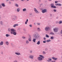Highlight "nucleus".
Masks as SVG:
<instances>
[{"label":"nucleus","instance_id":"1","mask_svg":"<svg viewBox=\"0 0 62 62\" xmlns=\"http://www.w3.org/2000/svg\"><path fill=\"white\" fill-rule=\"evenodd\" d=\"M33 37L34 38L36 39H38L40 37V36L38 33H36L34 34L33 35Z\"/></svg>","mask_w":62,"mask_h":62},{"label":"nucleus","instance_id":"2","mask_svg":"<svg viewBox=\"0 0 62 62\" xmlns=\"http://www.w3.org/2000/svg\"><path fill=\"white\" fill-rule=\"evenodd\" d=\"M17 19V17L15 15L13 16L12 17V19L13 21H14Z\"/></svg>","mask_w":62,"mask_h":62},{"label":"nucleus","instance_id":"3","mask_svg":"<svg viewBox=\"0 0 62 62\" xmlns=\"http://www.w3.org/2000/svg\"><path fill=\"white\" fill-rule=\"evenodd\" d=\"M45 30L46 31H48L50 30V28L48 26L46 27L45 28Z\"/></svg>","mask_w":62,"mask_h":62},{"label":"nucleus","instance_id":"4","mask_svg":"<svg viewBox=\"0 0 62 62\" xmlns=\"http://www.w3.org/2000/svg\"><path fill=\"white\" fill-rule=\"evenodd\" d=\"M54 32H57L58 29L57 28H55L54 29Z\"/></svg>","mask_w":62,"mask_h":62},{"label":"nucleus","instance_id":"5","mask_svg":"<svg viewBox=\"0 0 62 62\" xmlns=\"http://www.w3.org/2000/svg\"><path fill=\"white\" fill-rule=\"evenodd\" d=\"M42 12L43 13H44L45 12H47V9H44L42 10Z\"/></svg>","mask_w":62,"mask_h":62},{"label":"nucleus","instance_id":"6","mask_svg":"<svg viewBox=\"0 0 62 62\" xmlns=\"http://www.w3.org/2000/svg\"><path fill=\"white\" fill-rule=\"evenodd\" d=\"M38 59L39 61H42V58L40 57H39L37 58Z\"/></svg>","mask_w":62,"mask_h":62},{"label":"nucleus","instance_id":"7","mask_svg":"<svg viewBox=\"0 0 62 62\" xmlns=\"http://www.w3.org/2000/svg\"><path fill=\"white\" fill-rule=\"evenodd\" d=\"M52 60V58H48V60H47V61L48 62H50Z\"/></svg>","mask_w":62,"mask_h":62},{"label":"nucleus","instance_id":"8","mask_svg":"<svg viewBox=\"0 0 62 62\" xmlns=\"http://www.w3.org/2000/svg\"><path fill=\"white\" fill-rule=\"evenodd\" d=\"M15 54H16V55H19L21 54V53H20L16 52L15 53Z\"/></svg>","mask_w":62,"mask_h":62},{"label":"nucleus","instance_id":"9","mask_svg":"<svg viewBox=\"0 0 62 62\" xmlns=\"http://www.w3.org/2000/svg\"><path fill=\"white\" fill-rule=\"evenodd\" d=\"M52 58L54 60H56L57 59V58H55L54 57H52Z\"/></svg>","mask_w":62,"mask_h":62},{"label":"nucleus","instance_id":"10","mask_svg":"<svg viewBox=\"0 0 62 62\" xmlns=\"http://www.w3.org/2000/svg\"><path fill=\"white\" fill-rule=\"evenodd\" d=\"M18 24H15L13 25V27H16V26H18Z\"/></svg>","mask_w":62,"mask_h":62},{"label":"nucleus","instance_id":"11","mask_svg":"<svg viewBox=\"0 0 62 62\" xmlns=\"http://www.w3.org/2000/svg\"><path fill=\"white\" fill-rule=\"evenodd\" d=\"M39 56H40L41 58H44V57L42 55H39Z\"/></svg>","mask_w":62,"mask_h":62},{"label":"nucleus","instance_id":"12","mask_svg":"<svg viewBox=\"0 0 62 62\" xmlns=\"http://www.w3.org/2000/svg\"><path fill=\"white\" fill-rule=\"evenodd\" d=\"M51 7L52 8H56V7L54 6V5H53L51 6Z\"/></svg>","mask_w":62,"mask_h":62},{"label":"nucleus","instance_id":"13","mask_svg":"<svg viewBox=\"0 0 62 62\" xmlns=\"http://www.w3.org/2000/svg\"><path fill=\"white\" fill-rule=\"evenodd\" d=\"M4 43L2 41H1L0 43V45H3V44Z\"/></svg>","mask_w":62,"mask_h":62},{"label":"nucleus","instance_id":"14","mask_svg":"<svg viewBox=\"0 0 62 62\" xmlns=\"http://www.w3.org/2000/svg\"><path fill=\"white\" fill-rule=\"evenodd\" d=\"M40 43V41H38L37 44V45H39Z\"/></svg>","mask_w":62,"mask_h":62},{"label":"nucleus","instance_id":"15","mask_svg":"<svg viewBox=\"0 0 62 62\" xmlns=\"http://www.w3.org/2000/svg\"><path fill=\"white\" fill-rule=\"evenodd\" d=\"M11 32H15V31L14 29H11Z\"/></svg>","mask_w":62,"mask_h":62},{"label":"nucleus","instance_id":"16","mask_svg":"<svg viewBox=\"0 0 62 62\" xmlns=\"http://www.w3.org/2000/svg\"><path fill=\"white\" fill-rule=\"evenodd\" d=\"M1 5L2 7H5V4L4 3H2Z\"/></svg>","mask_w":62,"mask_h":62},{"label":"nucleus","instance_id":"17","mask_svg":"<svg viewBox=\"0 0 62 62\" xmlns=\"http://www.w3.org/2000/svg\"><path fill=\"white\" fill-rule=\"evenodd\" d=\"M5 44L6 45H8V44H9V43H8V42L7 41L5 42Z\"/></svg>","mask_w":62,"mask_h":62},{"label":"nucleus","instance_id":"18","mask_svg":"<svg viewBox=\"0 0 62 62\" xmlns=\"http://www.w3.org/2000/svg\"><path fill=\"white\" fill-rule=\"evenodd\" d=\"M37 31H39V32L40 31V28H38L37 29Z\"/></svg>","mask_w":62,"mask_h":62},{"label":"nucleus","instance_id":"19","mask_svg":"<svg viewBox=\"0 0 62 62\" xmlns=\"http://www.w3.org/2000/svg\"><path fill=\"white\" fill-rule=\"evenodd\" d=\"M23 11L24 12V11H26L27 10H26V8H24L23 9Z\"/></svg>","mask_w":62,"mask_h":62},{"label":"nucleus","instance_id":"20","mask_svg":"<svg viewBox=\"0 0 62 62\" xmlns=\"http://www.w3.org/2000/svg\"><path fill=\"white\" fill-rule=\"evenodd\" d=\"M0 23L1 25H3V22L2 21H0Z\"/></svg>","mask_w":62,"mask_h":62},{"label":"nucleus","instance_id":"21","mask_svg":"<svg viewBox=\"0 0 62 62\" xmlns=\"http://www.w3.org/2000/svg\"><path fill=\"white\" fill-rule=\"evenodd\" d=\"M36 38H34L33 39V41L34 42H36Z\"/></svg>","mask_w":62,"mask_h":62},{"label":"nucleus","instance_id":"22","mask_svg":"<svg viewBox=\"0 0 62 62\" xmlns=\"http://www.w3.org/2000/svg\"><path fill=\"white\" fill-rule=\"evenodd\" d=\"M28 20L27 19L26 21L25 22V24H27V22H28Z\"/></svg>","mask_w":62,"mask_h":62},{"label":"nucleus","instance_id":"23","mask_svg":"<svg viewBox=\"0 0 62 62\" xmlns=\"http://www.w3.org/2000/svg\"><path fill=\"white\" fill-rule=\"evenodd\" d=\"M20 9L19 8H18L17 9V12H19L20 11Z\"/></svg>","mask_w":62,"mask_h":62},{"label":"nucleus","instance_id":"24","mask_svg":"<svg viewBox=\"0 0 62 62\" xmlns=\"http://www.w3.org/2000/svg\"><path fill=\"white\" fill-rule=\"evenodd\" d=\"M26 44H28L29 43V41L28 40H26Z\"/></svg>","mask_w":62,"mask_h":62},{"label":"nucleus","instance_id":"25","mask_svg":"<svg viewBox=\"0 0 62 62\" xmlns=\"http://www.w3.org/2000/svg\"><path fill=\"white\" fill-rule=\"evenodd\" d=\"M13 34L14 35H16V32L14 31L13 32Z\"/></svg>","mask_w":62,"mask_h":62},{"label":"nucleus","instance_id":"26","mask_svg":"<svg viewBox=\"0 0 62 62\" xmlns=\"http://www.w3.org/2000/svg\"><path fill=\"white\" fill-rule=\"evenodd\" d=\"M6 36L7 37H9V36H10V35L7 34L6 35Z\"/></svg>","mask_w":62,"mask_h":62},{"label":"nucleus","instance_id":"27","mask_svg":"<svg viewBox=\"0 0 62 62\" xmlns=\"http://www.w3.org/2000/svg\"><path fill=\"white\" fill-rule=\"evenodd\" d=\"M33 58V55H30V58Z\"/></svg>","mask_w":62,"mask_h":62},{"label":"nucleus","instance_id":"28","mask_svg":"<svg viewBox=\"0 0 62 62\" xmlns=\"http://www.w3.org/2000/svg\"><path fill=\"white\" fill-rule=\"evenodd\" d=\"M50 35H54V33H53L52 32H50Z\"/></svg>","mask_w":62,"mask_h":62},{"label":"nucleus","instance_id":"29","mask_svg":"<svg viewBox=\"0 0 62 62\" xmlns=\"http://www.w3.org/2000/svg\"><path fill=\"white\" fill-rule=\"evenodd\" d=\"M11 29L10 28H9L8 29V31L9 32H10V31H11Z\"/></svg>","mask_w":62,"mask_h":62},{"label":"nucleus","instance_id":"30","mask_svg":"<svg viewBox=\"0 0 62 62\" xmlns=\"http://www.w3.org/2000/svg\"><path fill=\"white\" fill-rule=\"evenodd\" d=\"M35 11L36 13H39V11H37V10H35Z\"/></svg>","mask_w":62,"mask_h":62},{"label":"nucleus","instance_id":"31","mask_svg":"<svg viewBox=\"0 0 62 62\" xmlns=\"http://www.w3.org/2000/svg\"><path fill=\"white\" fill-rule=\"evenodd\" d=\"M62 23V21H60L59 22V24H60Z\"/></svg>","mask_w":62,"mask_h":62},{"label":"nucleus","instance_id":"32","mask_svg":"<svg viewBox=\"0 0 62 62\" xmlns=\"http://www.w3.org/2000/svg\"><path fill=\"white\" fill-rule=\"evenodd\" d=\"M46 38H49V36L47 34H46Z\"/></svg>","mask_w":62,"mask_h":62},{"label":"nucleus","instance_id":"33","mask_svg":"<svg viewBox=\"0 0 62 62\" xmlns=\"http://www.w3.org/2000/svg\"><path fill=\"white\" fill-rule=\"evenodd\" d=\"M42 53L43 54H46V52L44 51H43Z\"/></svg>","mask_w":62,"mask_h":62},{"label":"nucleus","instance_id":"34","mask_svg":"<svg viewBox=\"0 0 62 62\" xmlns=\"http://www.w3.org/2000/svg\"><path fill=\"white\" fill-rule=\"evenodd\" d=\"M22 39H26V37L24 36H22Z\"/></svg>","mask_w":62,"mask_h":62},{"label":"nucleus","instance_id":"35","mask_svg":"<svg viewBox=\"0 0 62 62\" xmlns=\"http://www.w3.org/2000/svg\"><path fill=\"white\" fill-rule=\"evenodd\" d=\"M48 48H45V51H48Z\"/></svg>","mask_w":62,"mask_h":62},{"label":"nucleus","instance_id":"36","mask_svg":"<svg viewBox=\"0 0 62 62\" xmlns=\"http://www.w3.org/2000/svg\"><path fill=\"white\" fill-rule=\"evenodd\" d=\"M15 6L16 7H18V5L17 4H15Z\"/></svg>","mask_w":62,"mask_h":62},{"label":"nucleus","instance_id":"37","mask_svg":"<svg viewBox=\"0 0 62 62\" xmlns=\"http://www.w3.org/2000/svg\"><path fill=\"white\" fill-rule=\"evenodd\" d=\"M28 40L29 41H31V38H29Z\"/></svg>","mask_w":62,"mask_h":62},{"label":"nucleus","instance_id":"38","mask_svg":"<svg viewBox=\"0 0 62 62\" xmlns=\"http://www.w3.org/2000/svg\"><path fill=\"white\" fill-rule=\"evenodd\" d=\"M46 41H47V42H49L51 41V40H47Z\"/></svg>","mask_w":62,"mask_h":62},{"label":"nucleus","instance_id":"39","mask_svg":"<svg viewBox=\"0 0 62 62\" xmlns=\"http://www.w3.org/2000/svg\"><path fill=\"white\" fill-rule=\"evenodd\" d=\"M50 6H54V4L53 3L51 4H50Z\"/></svg>","mask_w":62,"mask_h":62},{"label":"nucleus","instance_id":"40","mask_svg":"<svg viewBox=\"0 0 62 62\" xmlns=\"http://www.w3.org/2000/svg\"><path fill=\"white\" fill-rule=\"evenodd\" d=\"M59 3H56L55 4L56 6H58Z\"/></svg>","mask_w":62,"mask_h":62},{"label":"nucleus","instance_id":"41","mask_svg":"<svg viewBox=\"0 0 62 62\" xmlns=\"http://www.w3.org/2000/svg\"><path fill=\"white\" fill-rule=\"evenodd\" d=\"M34 11H35V10H37V9H36V8H34Z\"/></svg>","mask_w":62,"mask_h":62},{"label":"nucleus","instance_id":"42","mask_svg":"<svg viewBox=\"0 0 62 62\" xmlns=\"http://www.w3.org/2000/svg\"><path fill=\"white\" fill-rule=\"evenodd\" d=\"M30 52L31 53H33V51H32V50H30Z\"/></svg>","mask_w":62,"mask_h":62},{"label":"nucleus","instance_id":"43","mask_svg":"<svg viewBox=\"0 0 62 62\" xmlns=\"http://www.w3.org/2000/svg\"><path fill=\"white\" fill-rule=\"evenodd\" d=\"M13 62H18V61L16 60L14 61Z\"/></svg>","mask_w":62,"mask_h":62},{"label":"nucleus","instance_id":"44","mask_svg":"<svg viewBox=\"0 0 62 62\" xmlns=\"http://www.w3.org/2000/svg\"><path fill=\"white\" fill-rule=\"evenodd\" d=\"M61 5H62L61 4H60L59 3L58 6H61Z\"/></svg>","mask_w":62,"mask_h":62},{"label":"nucleus","instance_id":"45","mask_svg":"<svg viewBox=\"0 0 62 62\" xmlns=\"http://www.w3.org/2000/svg\"><path fill=\"white\" fill-rule=\"evenodd\" d=\"M50 39H54V37H51Z\"/></svg>","mask_w":62,"mask_h":62},{"label":"nucleus","instance_id":"46","mask_svg":"<svg viewBox=\"0 0 62 62\" xmlns=\"http://www.w3.org/2000/svg\"><path fill=\"white\" fill-rule=\"evenodd\" d=\"M29 26H30V27H32V25L31 24L29 25Z\"/></svg>","mask_w":62,"mask_h":62},{"label":"nucleus","instance_id":"47","mask_svg":"<svg viewBox=\"0 0 62 62\" xmlns=\"http://www.w3.org/2000/svg\"><path fill=\"white\" fill-rule=\"evenodd\" d=\"M53 11H54V12H56V10L55 9H54Z\"/></svg>","mask_w":62,"mask_h":62},{"label":"nucleus","instance_id":"48","mask_svg":"<svg viewBox=\"0 0 62 62\" xmlns=\"http://www.w3.org/2000/svg\"><path fill=\"white\" fill-rule=\"evenodd\" d=\"M44 39H45V41H46V38L45 37H44Z\"/></svg>","mask_w":62,"mask_h":62},{"label":"nucleus","instance_id":"49","mask_svg":"<svg viewBox=\"0 0 62 62\" xmlns=\"http://www.w3.org/2000/svg\"><path fill=\"white\" fill-rule=\"evenodd\" d=\"M43 43H46V41H43Z\"/></svg>","mask_w":62,"mask_h":62},{"label":"nucleus","instance_id":"50","mask_svg":"<svg viewBox=\"0 0 62 62\" xmlns=\"http://www.w3.org/2000/svg\"><path fill=\"white\" fill-rule=\"evenodd\" d=\"M10 33H11V34H13V32L11 31L10 32Z\"/></svg>","mask_w":62,"mask_h":62},{"label":"nucleus","instance_id":"51","mask_svg":"<svg viewBox=\"0 0 62 62\" xmlns=\"http://www.w3.org/2000/svg\"><path fill=\"white\" fill-rule=\"evenodd\" d=\"M9 59H12V57H10L9 58Z\"/></svg>","mask_w":62,"mask_h":62},{"label":"nucleus","instance_id":"52","mask_svg":"<svg viewBox=\"0 0 62 62\" xmlns=\"http://www.w3.org/2000/svg\"><path fill=\"white\" fill-rule=\"evenodd\" d=\"M58 2V1H56L55 2V3H57Z\"/></svg>","mask_w":62,"mask_h":62},{"label":"nucleus","instance_id":"53","mask_svg":"<svg viewBox=\"0 0 62 62\" xmlns=\"http://www.w3.org/2000/svg\"><path fill=\"white\" fill-rule=\"evenodd\" d=\"M11 2H10L9 1V4H11Z\"/></svg>","mask_w":62,"mask_h":62},{"label":"nucleus","instance_id":"54","mask_svg":"<svg viewBox=\"0 0 62 62\" xmlns=\"http://www.w3.org/2000/svg\"><path fill=\"white\" fill-rule=\"evenodd\" d=\"M2 8V7L1 5V6H0V8Z\"/></svg>","mask_w":62,"mask_h":62},{"label":"nucleus","instance_id":"55","mask_svg":"<svg viewBox=\"0 0 62 62\" xmlns=\"http://www.w3.org/2000/svg\"><path fill=\"white\" fill-rule=\"evenodd\" d=\"M32 13H30L29 14V15H32Z\"/></svg>","mask_w":62,"mask_h":62},{"label":"nucleus","instance_id":"56","mask_svg":"<svg viewBox=\"0 0 62 62\" xmlns=\"http://www.w3.org/2000/svg\"><path fill=\"white\" fill-rule=\"evenodd\" d=\"M29 37L30 38H31V36H30V35L29 36Z\"/></svg>","mask_w":62,"mask_h":62},{"label":"nucleus","instance_id":"57","mask_svg":"<svg viewBox=\"0 0 62 62\" xmlns=\"http://www.w3.org/2000/svg\"><path fill=\"white\" fill-rule=\"evenodd\" d=\"M37 24H38V25H40V23H37Z\"/></svg>","mask_w":62,"mask_h":62},{"label":"nucleus","instance_id":"58","mask_svg":"<svg viewBox=\"0 0 62 62\" xmlns=\"http://www.w3.org/2000/svg\"><path fill=\"white\" fill-rule=\"evenodd\" d=\"M24 0H21V1H23Z\"/></svg>","mask_w":62,"mask_h":62},{"label":"nucleus","instance_id":"59","mask_svg":"<svg viewBox=\"0 0 62 62\" xmlns=\"http://www.w3.org/2000/svg\"><path fill=\"white\" fill-rule=\"evenodd\" d=\"M55 62L54 61H52L51 62Z\"/></svg>","mask_w":62,"mask_h":62},{"label":"nucleus","instance_id":"60","mask_svg":"<svg viewBox=\"0 0 62 62\" xmlns=\"http://www.w3.org/2000/svg\"><path fill=\"white\" fill-rule=\"evenodd\" d=\"M11 44L12 45H13V44L12 43H11Z\"/></svg>","mask_w":62,"mask_h":62},{"label":"nucleus","instance_id":"61","mask_svg":"<svg viewBox=\"0 0 62 62\" xmlns=\"http://www.w3.org/2000/svg\"><path fill=\"white\" fill-rule=\"evenodd\" d=\"M34 25H36V23H34Z\"/></svg>","mask_w":62,"mask_h":62},{"label":"nucleus","instance_id":"62","mask_svg":"<svg viewBox=\"0 0 62 62\" xmlns=\"http://www.w3.org/2000/svg\"><path fill=\"white\" fill-rule=\"evenodd\" d=\"M50 16H52V14H50Z\"/></svg>","mask_w":62,"mask_h":62},{"label":"nucleus","instance_id":"63","mask_svg":"<svg viewBox=\"0 0 62 62\" xmlns=\"http://www.w3.org/2000/svg\"><path fill=\"white\" fill-rule=\"evenodd\" d=\"M39 2H41V0H39Z\"/></svg>","mask_w":62,"mask_h":62},{"label":"nucleus","instance_id":"64","mask_svg":"<svg viewBox=\"0 0 62 62\" xmlns=\"http://www.w3.org/2000/svg\"><path fill=\"white\" fill-rule=\"evenodd\" d=\"M49 1H52V0H48Z\"/></svg>","mask_w":62,"mask_h":62}]
</instances>
